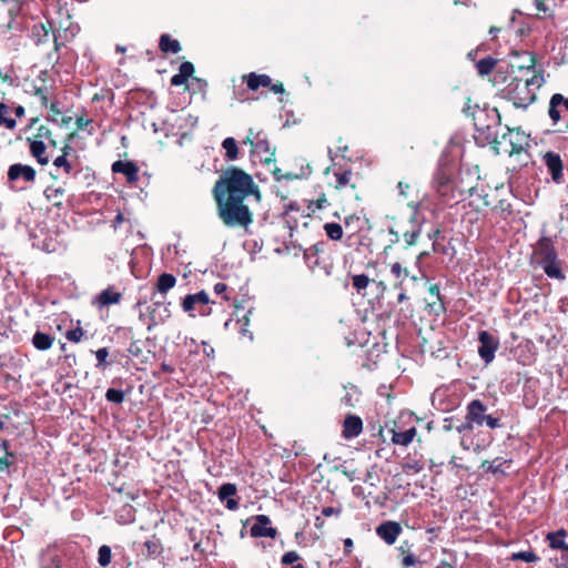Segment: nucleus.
<instances>
[{
	"instance_id": "obj_37",
	"label": "nucleus",
	"mask_w": 568,
	"mask_h": 568,
	"mask_svg": "<svg viewBox=\"0 0 568 568\" xmlns=\"http://www.w3.org/2000/svg\"><path fill=\"white\" fill-rule=\"evenodd\" d=\"M346 232L348 233L347 240H352L353 235L358 233L364 226V220L356 214L347 215L344 220Z\"/></svg>"
},
{
	"instance_id": "obj_8",
	"label": "nucleus",
	"mask_w": 568,
	"mask_h": 568,
	"mask_svg": "<svg viewBox=\"0 0 568 568\" xmlns=\"http://www.w3.org/2000/svg\"><path fill=\"white\" fill-rule=\"evenodd\" d=\"M567 113L568 98H566L561 93H554L549 100L548 115L555 129L567 122Z\"/></svg>"
},
{
	"instance_id": "obj_29",
	"label": "nucleus",
	"mask_w": 568,
	"mask_h": 568,
	"mask_svg": "<svg viewBox=\"0 0 568 568\" xmlns=\"http://www.w3.org/2000/svg\"><path fill=\"white\" fill-rule=\"evenodd\" d=\"M163 551V546L155 535H152L150 539L145 540L142 545L141 555L145 559L158 558Z\"/></svg>"
},
{
	"instance_id": "obj_50",
	"label": "nucleus",
	"mask_w": 568,
	"mask_h": 568,
	"mask_svg": "<svg viewBox=\"0 0 568 568\" xmlns=\"http://www.w3.org/2000/svg\"><path fill=\"white\" fill-rule=\"evenodd\" d=\"M329 203L326 199V195L325 193H320L316 197H313V199H310L308 200V205L307 207L315 212L316 210H323L325 209L326 206H328Z\"/></svg>"
},
{
	"instance_id": "obj_7",
	"label": "nucleus",
	"mask_w": 568,
	"mask_h": 568,
	"mask_svg": "<svg viewBox=\"0 0 568 568\" xmlns=\"http://www.w3.org/2000/svg\"><path fill=\"white\" fill-rule=\"evenodd\" d=\"M528 146V136L520 129H508L499 138L495 152L504 153L509 156L521 153Z\"/></svg>"
},
{
	"instance_id": "obj_59",
	"label": "nucleus",
	"mask_w": 568,
	"mask_h": 568,
	"mask_svg": "<svg viewBox=\"0 0 568 568\" xmlns=\"http://www.w3.org/2000/svg\"><path fill=\"white\" fill-rule=\"evenodd\" d=\"M549 0H534L537 14L544 13L545 16H551L552 8L548 4Z\"/></svg>"
},
{
	"instance_id": "obj_49",
	"label": "nucleus",
	"mask_w": 568,
	"mask_h": 568,
	"mask_svg": "<svg viewBox=\"0 0 568 568\" xmlns=\"http://www.w3.org/2000/svg\"><path fill=\"white\" fill-rule=\"evenodd\" d=\"M34 140L43 141L47 140L51 146H57L58 143L52 136V131L47 125H40L37 129V133L34 135Z\"/></svg>"
},
{
	"instance_id": "obj_31",
	"label": "nucleus",
	"mask_w": 568,
	"mask_h": 568,
	"mask_svg": "<svg viewBox=\"0 0 568 568\" xmlns=\"http://www.w3.org/2000/svg\"><path fill=\"white\" fill-rule=\"evenodd\" d=\"M567 531L564 528L557 531H550L546 535V540L549 542V547L555 550H561L568 552V544L565 541Z\"/></svg>"
},
{
	"instance_id": "obj_55",
	"label": "nucleus",
	"mask_w": 568,
	"mask_h": 568,
	"mask_svg": "<svg viewBox=\"0 0 568 568\" xmlns=\"http://www.w3.org/2000/svg\"><path fill=\"white\" fill-rule=\"evenodd\" d=\"M108 356H109V351L106 347L99 348L95 352V357L98 361L95 367L100 368V369H105L110 365V363L106 361Z\"/></svg>"
},
{
	"instance_id": "obj_16",
	"label": "nucleus",
	"mask_w": 568,
	"mask_h": 568,
	"mask_svg": "<svg viewBox=\"0 0 568 568\" xmlns=\"http://www.w3.org/2000/svg\"><path fill=\"white\" fill-rule=\"evenodd\" d=\"M253 519L255 523L250 529L251 537H268L272 539L276 538L277 529L268 526L271 524V519L267 515H256L253 517Z\"/></svg>"
},
{
	"instance_id": "obj_24",
	"label": "nucleus",
	"mask_w": 568,
	"mask_h": 568,
	"mask_svg": "<svg viewBox=\"0 0 568 568\" xmlns=\"http://www.w3.org/2000/svg\"><path fill=\"white\" fill-rule=\"evenodd\" d=\"M435 184L437 193L440 197L449 201L454 197V183L450 180L449 175L445 172L439 171L435 175Z\"/></svg>"
},
{
	"instance_id": "obj_53",
	"label": "nucleus",
	"mask_w": 568,
	"mask_h": 568,
	"mask_svg": "<svg viewBox=\"0 0 568 568\" xmlns=\"http://www.w3.org/2000/svg\"><path fill=\"white\" fill-rule=\"evenodd\" d=\"M84 334L85 332L81 327V322L78 321V326L75 328L67 331L65 338L71 343H80Z\"/></svg>"
},
{
	"instance_id": "obj_56",
	"label": "nucleus",
	"mask_w": 568,
	"mask_h": 568,
	"mask_svg": "<svg viewBox=\"0 0 568 568\" xmlns=\"http://www.w3.org/2000/svg\"><path fill=\"white\" fill-rule=\"evenodd\" d=\"M439 235H440V230H438V229L428 233V237L430 240H433V250L436 253L448 254L446 247L438 242Z\"/></svg>"
},
{
	"instance_id": "obj_40",
	"label": "nucleus",
	"mask_w": 568,
	"mask_h": 568,
	"mask_svg": "<svg viewBox=\"0 0 568 568\" xmlns=\"http://www.w3.org/2000/svg\"><path fill=\"white\" fill-rule=\"evenodd\" d=\"M14 453L9 452V442L2 439L0 444V470H7L14 463Z\"/></svg>"
},
{
	"instance_id": "obj_14",
	"label": "nucleus",
	"mask_w": 568,
	"mask_h": 568,
	"mask_svg": "<svg viewBox=\"0 0 568 568\" xmlns=\"http://www.w3.org/2000/svg\"><path fill=\"white\" fill-rule=\"evenodd\" d=\"M251 153L258 158L260 162L265 164H270L272 161H275V151L271 148L267 135L262 131L256 132L254 150H251Z\"/></svg>"
},
{
	"instance_id": "obj_20",
	"label": "nucleus",
	"mask_w": 568,
	"mask_h": 568,
	"mask_svg": "<svg viewBox=\"0 0 568 568\" xmlns=\"http://www.w3.org/2000/svg\"><path fill=\"white\" fill-rule=\"evenodd\" d=\"M414 544L407 539L402 540L399 546L396 547V551L398 552V559L400 560V565L403 568H410L416 566L419 560L415 556Z\"/></svg>"
},
{
	"instance_id": "obj_9",
	"label": "nucleus",
	"mask_w": 568,
	"mask_h": 568,
	"mask_svg": "<svg viewBox=\"0 0 568 568\" xmlns=\"http://www.w3.org/2000/svg\"><path fill=\"white\" fill-rule=\"evenodd\" d=\"M349 277L352 280V286L356 291L358 295L362 297L368 296V287L375 285L376 287V296L384 295L387 290V286L383 280H376L374 277H369L367 274H351Z\"/></svg>"
},
{
	"instance_id": "obj_18",
	"label": "nucleus",
	"mask_w": 568,
	"mask_h": 568,
	"mask_svg": "<svg viewBox=\"0 0 568 568\" xmlns=\"http://www.w3.org/2000/svg\"><path fill=\"white\" fill-rule=\"evenodd\" d=\"M402 531L400 524L393 520L384 521L376 527L377 536L387 545H394Z\"/></svg>"
},
{
	"instance_id": "obj_64",
	"label": "nucleus",
	"mask_w": 568,
	"mask_h": 568,
	"mask_svg": "<svg viewBox=\"0 0 568 568\" xmlns=\"http://www.w3.org/2000/svg\"><path fill=\"white\" fill-rule=\"evenodd\" d=\"M475 427V424L473 422H470L469 419H466L465 418V422L460 423L459 425H457L455 428L456 430L459 433V434H463V433H469L474 429Z\"/></svg>"
},
{
	"instance_id": "obj_60",
	"label": "nucleus",
	"mask_w": 568,
	"mask_h": 568,
	"mask_svg": "<svg viewBox=\"0 0 568 568\" xmlns=\"http://www.w3.org/2000/svg\"><path fill=\"white\" fill-rule=\"evenodd\" d=\"M128 353L131 357L139 358L142 355V347L140 345L139 339H131V343L128 347Z\"/></svg>"
},
{
	"instance_id": "obj_34",
	"label": "nucleus",
	"mask_w": 568,
	"mask_h": 568,
	"mask_svg": "<svg viewBox=\"0 0 568 568\" xmlns=\"http://www.w3.org/2000/svg\"><path fill=\"white\" fill-rule=\"evenodd\" d=\"M30 142V153L33 158L37 159L38 163L41 165H45L49 163V158L45 155L47 146L43 141L31 140L28 138Z\"/></svg>"
},
{
	"instance_id": "obj_4",
	"label": "nucleus",
	"mask_w": 568,
	"mask_h": 568,
	"mask_svg": "<svg viewBox=\"0 0 568 568\" xmlns=\"http://www.w3.org/2000/svg\"><path fill=\"white\" fill-rule=\"evenodd\" d=\"M531 264L542 268L549 278L564 281L562 261L558 257L555 243L549 236H541L532 246Z\"/></svg>"
},
{
	"instance_id": "obj_11",
	"label": "nucleus",
	"mask_w": 568,
	"mask_h": 568,
	"mask_svg": "<svg viewBox=\"0 0 568 568\" xmlns=\"http://www.w3.org/2000/svg\"><path fill=\"white\" fill-rule=\"evenodd\" d=\"M478 342V355L484 361V363L488 365L494 361L495 354L499 348V339L488 331H479Z\"/></svg>"
},
{
	"instance_id": "obj_54",
	"label": "nucleus",
	"mask_w": 568,
	"mask_h": 568,
	"mask_svg": "<svg viewBox=\"0 0 568 568\" xmlns=\"http://www.w3.org/2000/svg\"><path fill=\"white\" fill-rule=\"evenodd\" d=\"M105 398L110 403L122 404L124 402L125 395L121 389L109 388L105 393Z\"/></svg>"
},
{
	"instance_id": "obj_35",
	"label": "nucleus",
	"mask_w": 568,
	"mask_h": 568,
	"mask_svg": "<svg viewBox=\"0 0 568 568\" xmlns=\"http://www.w3.org/2000/svg\"><path fill=\"white\" fill-rule=\"evenodd\" d=\"M54 337L50 334L37 331L32 336V345L36 349L44 352L52 347Z\"/></svg>"
},
{
	"instance_id": "obj_58",
	"label": "nucleus",
	"mask_w": 568,
	"mask_h": 568,
	"mask_svg": "<svg viewBox=\"0 0 568 568\" xmlns=\"http://www.w3.org/2000/svg\"><path fill=\"white\" fill-rule=\"evenodd\" d=\"M364 481L372 487L378 486V484L381 481V477H379L375 466H373L371 469H368L366 471Z\"/></svg>"
},
{
	"instance_id": "obj_30",
	"label": "nucleus",
	"mask_w": 568,
	"mask_h": 568,
	"mask_svg": "<svg viewBox=\"0 0 568 568\" xmlns=\"http://www.w3.org/2000/svg\"><path fill=\"white\" fill-rule=\"evenodd\" d=\"M242 80L246 83L251 91H257L261 87L267 88L271 85V78L267 74H257L255 72H251L248 74H244Z\"/></svg>"
},
{
	"instance_id": "obj_12",
	"label": "nucleus",
	"mask_w": 568,
	"mask_h": 568,
	"mask_svg": "<svg viewBox=\"0 0 568 568\" xmlns=\"http://www.w3.org/2000/svg\"><path fill=\"white\" fill-rule=\"evenodd\" d=\"M491 113L493 116L490 119V124H487V126H485L484 130H480L479 132L475 133L474 138L478 144H489L491 149L495 150V146L497 145V142L499 140L497 128L500 122V115L497 109H493Z\"/></svg>"
},
{
	"instance_id": "obj_62",
	"label": "nucleus",
	"mask_w": 568,
	"mask_h": 568,
	"mask_svg": "<svg viewBox=\"0 0 568 568\" xmlns=\"http://www.w3.org/2000/svg\"><path fill=\"white\" fill-rule=\"evenodd\" d=\"M32 94L40 99V102H41L42 106H48V104H49V97L47 94V91L43 88L34 85L33 89H32Z\"/></svg>"
},
{
	"instance_id": "obj_27",
	"label": "nucleus",
	"mask_w": 568,
	"mask_h": 568,
	"mask_svg": "<svg viewBox=\"0 0 568 568\" xmlns=\"http://www.w3.org/2000/svg\"><path fill=\"white\" fill-rule=\"evenodd\" d=\"M327 243L317 242L304 252V258L306 260L310 267L314 268L320 266L321 256L326 253Z\"/></svg>"
},
{
	"instance_id": "obj_38",
	"label": "nucleus",
	"mask_w": 568,
	"mask_h": 568,
	"mask_svg": "<svg viewBox=\"0 0 568 568\" xmlns=\"http://www.w3.org/2000/svg\"><path fill=\"white\" fill-rule=\"evenodd\" d=\"M425 467L423 458L410 457L409 455L404 459L402 469L406 475H415L420 473Z\"/></svg>"
},
{
	"instance_id": "obj_25",
	"label": "nucleus",
	"mask_w": 568,
	"mask_h": 568,
	"mask_svg": "<svg viewBox=\"0 0 568 568\" xmlns=\"http://www.w3.org/2000/svg\"><path fill=\"white\" fill-rule=\"evenodd\" d=\"M236 493L237 488L235 484L225 483L220 486L217 490V497L222 503L226 501L225 507L229 510H236L239 508V501L232 498L234 495H236Z\"/></svg>"
},
{
	"instance_id": "obj_2",
	"label": "nucleus",
	"mask_w": 568,
	"mask_h": 568,
	"mask_svg": "<svg viewBox=\"0 0 568 568\" xmlns=\"http://www.w3.org/2000/svg\"><path fill=\"white\" fill-rule=\"evenodd\" d=\"M489 81L494 87H503L504 98L511 101L514 106L527 109L537 100V91L545 79L542 70L536 68L535 57L530 55L527 65L503 62Z\"/></svg>"
},
{
	"instance_id": "obj_10",
	"label": "nucleus",
	"mask_w": 568,
	"mask_h": 568,
	"mask_svg": "<svg viewBox=\"0 0 568 568\" xmlns=\"http://www.w3.org/2000/svg\"><path fill=\"white\" fill-rule=\"evenodd\" d=\"M210 303H213L210 300L209 294L205 291H200L195 294H187L181 303V306L184 312L192 313L196 306H199V314L201 316H209L212 313V308L209 306Z\"/></svg>"
},
{
	"instance_id": "obj_51",
	"label": "nucleus",
	"mask_w": 568,
	"mask_h": 568,
	"mask_svg": "<svg viewBox=\"0 0 568 568\" xmlns=\"http://www.w3.org/2000/svg\"><path fill=\"white\" fill-rule=\"evenodd\" d=\"M510 559L513 561L521 560L525 562H536L539 560V557L532 550H528V551L513 552L510 556Z\"/></svg>"
},
{
	"instance_id": "obj_41",
	"label": "nucleus",
	"mask_w": 568,
	"mask_h": 568,
	"mask_svg": "<svg viewBox=\"0 0 568 568\" xmlns=\"http://www.w3.org/2000/svg\"><path fill=\"white\" fill-rule=\"evenodd\" d=\"M281 565L283 567H291V568H305L304 564L302 562V557L296 550H290L282 555L281 557Z\"/></svg>"
},
{
	"instance_id": "obj_22",
	"label": "nucleus",
	"mask_w": 568,
	"mask_h": 568,
	"mask_svg": "<svg viewBox=\"0 0 568 568\" xmlns=\"http://www.w3.org/2000/svg\"><path fill=\"white\" fill-rule=\"evenodd\" d=\"M363 432V420L357 415L348 414L343 422L342 436L345 439H352Z\"/></svg>"
},
{
	"instance_id": "obj_61",
	"label": "nucleus",
	"mask_w": 568,
	"mask_h": 568,
	"mask_svg": "<svg viewBox=\"0 0 568 568\" xmlns=\"http://www.w3.org/2000/svg\"><path fill=\"white\" fill-rule=\"evenodd\" d=\"M213 290L216 295L222 296L223 301L229 302L231 300L230 295L227 294L230 288L225 283H222V282L216 283L214 285Z\"/></svg>"
},
{
	"instance_id": "obj_5",
	"label": "nucleus",
	"mask_w": 568,
	"mask_h": 568,
	"mask_svg": "<svg viewBox=\"0 0 568 568\" xmlns=\"http://www.w3.org/2000/svg\"><path fill=\"white\" fill-rule=\"evenodd\" d=\"M466 419H469L476 427L486 425L489 429L504 427L503 412L497 409L487 413V406L480 399H473L466 406Z\"/></svg>"
},
{
	"instance_id": "obj_52",
	"label": "nucleus",
	"mask_w": 568,
	"mask_h": 568,
	"mask_svg": "<svg viewBox=\"0 0 568 568\" xmlns=\"http://www.w3.org/2000/svg\"><path fill=\"white\" fill-rule=\"evenodd\" d=\"M112 551L108 545H102L98 551V562L102 567H108L111 562Z\"/></svg>"
},
{
	"instance_id": "obj_1",
	"label": "nucleus",
	"mask_w": 568,
	"mask_h": 568,
	"mask_svg": "<svg viewBox=\"0 0 568 568\" xmlns=\"http://www.w3.org/2000/svg\"><path fill=\"white\" fill-rule=\"evenodd\" d=\"M212 196L216 215L226 229L250 232L254 222L252 204H260L263 197L250 173L235 165L227 166L215 181Z\"/></svg>"
},
{
	"instance_id": "obj_47",
	"label": "nucleus",
	"mask_w": 568,
	"mask_h": 568,
	"mask_svg": "<svg viewBox=\"0 0 568 568\" xmlns=\"http://www.w3.org/2000/svg\"><path fill=\"white\" fill-rule=\"evenodd\" d=\"M510 460H505L500 457L495 458L494 460H484L481 463V468L491 474L504 473L501 468L504 464L509 463Z\"/></svg>"
},
{
	"instance_id": "obj_63",
	"label": "nucleus",
	"mask_w": 568,
	"mask_h": 568,
	"mask_svg": "<svg viewBox=\"0 0 568 568\" xmlns=\"http://www.w3.org/2000/svg\"><path fill=\"white\" fill-rule=\"evenodd\" d=\"M75 134H77L75 132H71V133L68 134V136L65 139V143H64V145L61 149V151H62L61 155H64L65 158H68V155H70L71 152H73V148L71 146V142L74 140Z\"/></svg>"
},
{
	"instance_id": "obj_57",
	"label": "nucleus",
	"mask_w": 568,
	"mask_h": 568,
	"mask_svg": "<svg viewBox=\"0 0 568 568\" xmlns=\"http://www.w3.org/2000/svg\"><path fill=\"white\" fill-rule=\"evenodd\" d=\"M53 165L62 168L65 174H71L73 171L72 163L64 155H59L53 160Z\"/></svg>"
},
{
	"instance_id": "obj_43",
	"label": "nucleus",
	"mask_w": 568,
	"mask_h": 568,
	"mask_svg": "<svg viewBox=\"0 0 568 568\" xmlns=\"http://www.w3.org/2000/svg\"><path fill=\"white\" fill-rule=\"evenodd\" d=\"M389 268L392 276L395 278L394 287L402 290L403 282L408 276L407 268L403 267L399 262L392 263Z\"/></svg>"
},
{
	"instance_id": "obj_36",
	"label": "nucleus",
	"mask_w": 568,
	"mask_h": 568,
	"mask_svg": "<svg viewBox=\"0 0 568 568\" xmlns=\"http://www.w3.org/2000/svg\"><path fill=\"white\" fill-rule=\"evenodd\" d=\"M500 64L501 63H498V60H496L495 58L488 55L486 58L480 59L476 63V69H477L478 74L481 75V77L488 75L490 73L493 75L494 72L497 70V68Z\"/></svg>"
},
{
	"instance_id": "obj_33",
	"label": "nucleus",
	"mask_w": 568,
	"mask_h": 568,
	"mask_svg": "<svg viewBox=\"0 0 568 568\" xmlns=\"http://www.w3.org/2000/svg\"><path fill=\"white\" fill-rule=\"evenodd\" d=\"M159 49L162 53H179L182 50V47L176 39H172L170 34L163 33L159 39Z\"/></svg>"
},
{
	"instance_id": "obj_19",
	"label": "nucleus",
	"mask_w": 568,
	"mask_h": 568,
	"mask_svg": "<svg viewBox=\"0 0 568 568\" xmlns=\"http://www.w3.org/2000/svg\"><path fill=\"white\" fill-rule=\"evenodd\" d=\"M31 38L37 45L53 42L54 51L59 50L55 33L51 30V28H47L43 23H36L32 27Z\"/></svg>"
},
{
	"instance_id": "obj_32",
	"label": "nucleus",
	"mask_w": 568,
	"mask_h": 568,
	"mask_svg": "<svg viewBox=\"0 0 568 568\" xmlns=\"http://www.w3.org/2000/svg\"><path fill=\"white\" fill-rule=\"evenodd\" d=\"M392 443L399 446H408L417 434L416 427H410L404 432H397L395 428L390 429Z\"/></svg>"
},
{
	"instance_id": "obj_42",
	"label": "nucleus",
	"mask_w": 568,
	"mask_h": 568,
	"mask_svg": "<svg viewBox=\"0 0 568 568\" xmlns=\"http://www.w3.org/2000/svg\"><path fill=\"white\" fill-rule=\"evenodd\" d=\"M425 311L428 314H433L436 317L444 315L446 313V306L442 296H437L434 298L429 297V301L426 302Z\"/></svg>"
},
{
	"instance_id": "obj_44",
	"label": "nucleus",
	"mask_w": 568,
	"mask_h": 568,
	"mask_svg": "<svg viewBox=\"0 0 568 568\" xmlns=\"http://www.w3.org/2000/svg\"><path fill=\"white\" fill-rule=\"evenodd\" d=\"M65 190L62 186H48L44 191V195L48 201H52L53 206H62V197L64 196Z\"/></svg>"
},
{
	"instance_id": "obj_6",
	"label": "nucleus",
	"mask_w": 568,
	"mask_h": 568,
	"mask_svg": "<svg viewBox=\"0 0 568 568\" xmlns=\"http://www.w3.org/2000/svg\"><path fill=\"white\" fill-rule=\"evenodd\" d=\"M325 174H332V178L328 180L329 186H333L338 192L348 191V194L355 200H361L359 193L356 191L358 178L352 170L334 164L326 169Z\"/></svg>"
},
{
	"instance_id": "obj_28",
	"label": "nucleus",
	"mask_w": 568,
	"mask_h": 568,
	"mask_svg": "<svg viewBox=\"0 0 568 568\" xmlns=\"http://www.w3.org/2000/svg\"><path fill=\"white\" fill-rule=\"evenodd\" d=\"M176 284V277L170 273H162L153 287L152 300L155 298L156 294H160L162 297L172 290Z\"/></svg>"
},
{
	"instance_id": "obj_17",
	"label": "nucleus",
	"mask_w": 568,
	"mask_h": 568,
	"mask_svg": "<svg viewBox=\"0 0 568 568\" xmlns=\"http://www.w3.org/2000/svg\"><path fill=\"white\" fill-rule=\"evenodd\" d=\"M542 160L552 181L557 184L561 183L564 181V163L560 155L556 152L548 151L545 153Z\"/></svg>"
},
{
	"instance_id": "obj_3",
	"label": "nucleus",
	"mask_w": 568,
	"mask_h": 568,
	"mask_svg": "<svg viewBox=\"0 0 568 568\" xmlns=\"http://www.w3.org/2000/svg\"><path fill=\"white\" fill-rule=\"evenodd\" d=\"M397 189L399 195L407 201V206L412 212L408 216L409 226L406 227L397 222L390 229V233L396 237V241L403 237L406 246H413L417 243L425 221L424 215L419 211L420 201L417 195H412L413 186L408 182L399 181Z\"/></svg>"
},
{
	"instance_id": "obj_13",
	"label": "nucleus",
	"mask_w": 568,
	"mask_h": 568,
	"mask_svg": "<svg viewBox=\"0 0 568 568\" xmlns=\"http://www.w3.org/2000/svg\"><path fill=\"white\" fill-rule=\"evenodd\" d=\"M153 303L146 307L148 325L146 329L152 331L155 326L163 324L170 316V303L165 304L163 300H152Z\"/></svg>"
},
{
	"instance_id": "obj_48",
	"label": "nucleus",
	"mask_w": 568,
	"mask_h": 568,
	"mask_svg": "<svg viewBox=\"0 0 568 568\" xmlns=\"http://www.w3.org/2000/svg\"><path fill=\"white\" fill-rule=\"evenodd\" d=\"M324 231L326 236L332 241H339L343 237V227L341 224L329 222L324 224Z\"/></svg>"
},
{
	"instance_id": "obj_39",
	"label": "nucleus",
	"mask_w": 568,
	"mask_h": 568,
	"mask_svg": "<svg viewBox=\"0 0 568 568\" xmlns=\"http://www.w3.org/2000/svg\"><path fill=\"white\" fill-rule=\"evenodd\" d=\"M493 115L489 114V111L486 109L476 108L473 112V121L476 133L480 130H484L487 124H490V119Z\"/></svg>"
},
{
	"instance_id": "obj_23",
	"label": "nucleus",
	"mask_w": 568,
	"mask_h": 568,
	"mask_svg": "<svg viewBox=\"0 0 568 568\" xmlns=\"http://www.w3.org/2000/svg\"><path fill=\"white\" fill-rule=\"evenodd\" d=\"M121 300L122 293L115 291L113 286H109L94 297L93 305L98 308H103L112 304H118Z\"/></svg>"
},
{
	"instance_id": "obj_46",
	"label": "nucleus",
	"mask_w": 568,
	"mask_h": 568,
	"mask_svg": "<svg viewBox=\"0 0 568 568\" xmlns=\"http://www.w3.org/2000/svg\"><path fill=\"white\" fill-rule=\"evenodd\" d=\"M11 109L3 102H0V125L6 126L9 130H13L17 122L13 118L9 116Z\"/></svg>"
},
{
	"instance_id": "obj_45",
	"label": "nucleus",
	"mask_w": 568,
	"mask_h": 568,
	"mask_svg": "<svg viewBox=\"0 0 568 568\" xmlns=\"http://www.w3.org/2000/svg\"><path fill=\"white\" fill-rule=\"evenodd\" d=\"M222 148L225 150V160L234 161L239 158L240 150L234 138H225L222 142Z\"/></svg>"
},
{
	"instance_id": "obj_26",
	"label": "nucleus",
	"mask_w": 568,
	"mask_h": 568,
	"mask_svg": "<svg viewBox=\"0 0 568 568\" xmlns=\"http://www.w3.org/2000/svg\"><path fill=\"white\" fill-rule=\"evenodd\" d=\"M195 72L194 64L190 61H184L179 67V73L174 74L170 82L173 87H187V80L193 77Z\"/></svg>"
},
{
	"instance_id": "obj_15",
	"label": "nucleus",
	"mask_w": 568,
	"mask_h": 568,
	"mask_svg": "<svg viewBox=\"0 0 568 568\" xmlns=\"http://www.w3.org/2000/svg\"><path fill=\"white\" fill-rule=\"evenodd\" d=\"M7 175L9 182L22 180L26 183L33 184L37 179V171L31 165L14 163L9 166Z\"/></svg>"
},
{
	"instance_id": "obj_21",
	"label": "nucleus",
	"mask_w": 568,
	"mask_h": 568,
	"mask_svg": "<svg viewBox=\"0 0 568 568\" xmlns=\"http://www.w3.org/2000/svg\"><path fill=\"white\" fill-rule=\"evenodd\" d=\"M111 169L113 173L123 174L130 184L139 180V166L132 161L118 160L112 164Z\"/></svg>"
}]
</instances>
